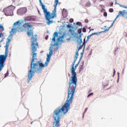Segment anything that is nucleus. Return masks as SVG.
<instances>
[{
	"instance_id": "41",
	"label": "nucleus",
	"mask_w": 127,
	"mask_h": 127,
	"mask_svg": "<svg viewBox=\"0 0 127 127\" xmlns=\"http://www.w3.org/2000/svg\"><path fill=\"white\" fill-rule=\"evenodd\" d=\"M67 27H71V26L69 25H67Z\"/></svg>"
},
{
	"instance_id": "12",
	"label": "nucleus",
	"mask_w": 127,
	"mask_h": 127,
	"mask_svg": "<svg viewBox=\"0 0 127 127\" xmlns=\"http://www.w3.org/2000/svg\"><path fill=\"white\" fill-rule=\"evenodd\" d=\"M119 14H122V16H125L126 18H127V11L126 12V10L120 11Z\"/></svg>"
},
{
	"instance_id": "16",
	"label": "nucleus",
	"mask_w": 127,
	"mask_h": 127,
	"mask_svg": "<svg viewBox=\"0 0 127 127\" xmlns=\"http://www.w3.org/2000/svg\"><path fill=\"white\" fill-rule=\"evenodd\" d=\"M59 1L58 0H55V4L54 5V6L55 7V10L56 11V6H57V4L58 3H59Z\"/></svg>"
},
{
	"instance_id": "28",
	"label": "nucleus",
	"mask_w": 127,
	"mask_h": 127,
	"mask_svg": "<svg viewBox=\"0 0 127 127\" xmlns=\"http://www.w3.org/2000/svg\"><path fill=\"white\" fill-rule=\"evenodd\" d=\"M78 59V56H74V60H77Z\"/></svg>"
},
{
	"instance_id": "8",
	"label": "nucleus",
	"mask_w": 127,
	"mask_h": 127,
	"mask_svg": "<svg viewBox=\"0 0 127 127\" xmlns=\"http://www.w3.org/2000/svg\"><path fill=\"white\" fill-rule=\"evenodd\" d=\"M26 12V8H21L18 9L17 10V14L19 15L23 14Z\"/></svg>"
},
{
	"instance_id": "23",
	"label": "nucleus",
	"mask_w": 127,
	"mask_h": 127,
	"mask_svg": "<svg viewBox=\"0 0 127 127\" xmlns=\"http://www.w3.org/2000/svg\"><path fill=\"white\" fill-rule=\"evenodd\" d=\"M53 53V51H52V50H51L50 51V52H49V54H50V55H49L51 56V55H52Z\"/></svg>"
},
{
	"instance_id": "37",
	"label": "nucleus",
	"mask_w": 127,
	"mask_h": 127,
	"mask_svg": "<svg viewBox=\"0 0 127 127\" xmlns=\"http://www.w3.org/2000/svg\"><path fill=\"white\" fill-rule=\"evenodd\" d=\"M45 39H46V40H47V39H48V36H46Z\"/></svg>"
},
{
	"instance_id": "6",
	"label": "nucleus",
	"mask_w": 127,
	"mask_h": 127,
	"mask_svg": "<svg viewBox=\"0 0 127 127\" xmlns=\"http://www.w3.org/2000/svg\"><path fill=\"white\" fill-rule=\"evenodd\" d=\"M24 29L22 28L21 23L19 21H17L13 24V28L11 29L10 32V34H14L16 31L18 32H22Z\"/></svg>"
},
{
	"instance_id": "19",
	"label": "nucleus",
	"mask_w": 127,
	"mask_h": 127,
	"mask_svg": "<svg viewBox=\"0 0 127 127\" xmlns=\"http://www.w3.org/2000/svg\"><path fill=\"white\" fill-rule=\"evenodd\" d=\"M83 43L82 44V47L83 46V48H85V46L86 45V39H84L83 40Z\"/></svg>"
},
{
	"instance_id": "34",
	"label": "nucleus",
	"mask_w": 127,
	"mask_h": 127,
	"mask_svg": "<svg viewBox=\"0 0 127 127\" xmlns=\"http://www.w3.org/2000/svg\"><path fill=\"white\" fill-rule=\"evenodd\" d=\"M87 111H88V108H86L85 109V110H84V113H86V112H87Z\"/></svg>"
},
{
	"instance_id": "46",
	"label": "nucleus",
	"mask_w": 127,
	"mask_h": 127,
	"mask_svg": "<svg viewBox=\"0 0 127 127\" xmlns=\"http://www.w3.org/2000/svg\"><path fill=\"white\" fill-rule=\"evenodd\" d=\"M102 0V1H103V0Z\"/></svg>"
},
{
	"instance_id": "22",
	"label": "nucleus",
	"mask_w": 127,
	"mask_h": 127,
	"mask_svg": "<svg viewBox=\"0 0 127 127\" xmlns=\"http://www.w3.org/2000/svg\"><path fill=\"white\" fill-rule=\"evenodd\" d=\"M78 33H79V34L82 33V27H81L80 29H79L78 30Z\"/></svg>"
},
{
	"instance_id": "21",
	"label": "nucleus",
	"mask_w": 127,
	"mask_h": 127,
	"mask_svg": "<svg viewBox=\"0 0 127 127\" xmlns=\"http://www.w3.org/2000/svg\"><path fill=\"white\" fill-rule=\"evenodd\" d=\"M76 24L77 25H79V26H81V27H82V23H81L80 22H77Z\"/></svg>"
},
{
	"instance_id": "26",
	"label": "nucleus",
	"mask_w": 127,
	"mask_h": 127,
	"mask_svg": "<svg viewBox=\"0 0 127 127\" xmlns=\"http://www.w3.org/2000/svg\"><path fill=\"white\" fill-rule=\"evenodd\" d=\"M92 95H94L93 93H91L88 94V95L87 96V98H89V97H90V96H92Z\"/></svg>"
},
{
	"instance_id": "33",
	"label": "nucleus",
	"mask_w": 127,
	"mask_h": 127,
	"mask_svg": "<svg viewBox=\"0 0 127 127\" xmlns=\"http://www.w3.org/2000/svg\"><path fill=\"white\" fill-rule=\"evenodd\" d=\"M75 56H76L77 57L79 56V51H78L76 52Z\"/></svg>"
},
{
	"instance_id": "7",
	"label": "nucleus",
	"mask_w": 127,
	"mask_h": 127,
	"mask_svg": "<svg viewBox=\"0 0 127 127\" xmlns=\"http://www.w3.org/2000/svg\"><path fill=\"white\" fill-rule=\"evenodd\" d=\"M23 26L24 27V28H27V27H28V31L27 32L28 36H33V27L31 25V23H25L23 24Z\"/></svg>"
},
{
	"instance_id": "5",
	"label": "nucleus",
	"mask_w": 127,
	"mask_h": 127,
	"mask_svg": "<svg viewBox=\"0 0 127 127\" xmlns=\"http://www.w3.org/2000/svg\"><path fill=\"white\" fill-rule=\"evenodd\" d=\"M40 3L42 6V9L43 10L44 14L45 15V17L46 18V20H47V23H52L53 21L50 20V19H53L56 16V13L55 11V8H54V10L53 11L52 13H51L50 12L47 10V8L45 7V5L42 3L41 0H39Z\"/></svg>"
},
{
	"instance_id": "3",
	"label": "nucleus",
	"mask_w": 127,
	"mask_h": 127,
	"mask_svg": "<svg viewBox=\"0 0 127 127\" xmlns=\"http://www.w3.org/2000/svg\"><path fill=\"white\" fill-rule=\"evenodd\" d=\"M70 104L65 102L62 108H58L54 111L52 117L54 119L53 123V127H59L60 126V121L62 118L65 114L68 113L70 109Z\"/></svg>"
},
{
	"instance_id": "42",
	"label": "nucleus",
	"mask_w": 127,
	"mask_h": 127,
	"mask_svg": "<svg viewBox=\"0 0 127 127\" xmlns=\"http://www.w3.org/2000/svg\"><path fill=\"white\" fill-rule=\"evenodd\" d=\"M91 92H92V90H90L88 91V93H91Z\"/></svg>"
},
{
	"instance_id": "1",
	"label": "nucleus",
	"mask_w": 127,
	"mask_h": 127,
	"mask_svg": "<svg viewBox=\"0 0 127 127\" xmlns=\"http://www.w3.org/2000/svg\"><path fill=\"white\" fill-rule=\"evenodd\" d=\"M37 35H36L35 37H32L31 39L32 40L31 47H32V62H31L30 69L28 71V83L30 82V80L32 79L33 77V74L37 73V74H40L42 72V68H44L45 66L41 62V61L37 62L36 63H34L35 60H37V58H35L37 56V54L36 53L37 51V47H38V43H37Z\"/></svg>"
},
{
	"instance_id": "32",
	"label": "nucleus",
	"mask_w": 127,
	"mask_h": 127,
	"mask_svg": "<svg viewBox=\"0 0 127 127\" xmlns=\"http://www.w3.org/2000/svg\"><path fill=\"white\" fill-rule=\"evenodd\" d=\"M82 31H83V32H86V28H83L82 29Z\"/></svg>"
},
{
	"instance_id": "44",
	"label": "nucleus",
	"mask_w": 127,
	"mask_h": 127,
	"mask_svg": "<svg viewBox=\"0 0 127 127\" xmlns=\"http://www.w3.org/2000/svg\"><path fill=\"white\" fill-rule=\"evenodd\" d=\"M68 77H70V73H68Z\"/></svg>"
},
{
	"instance_id": "40",
	"label": "nucleus",
	"mask_w": 127,
	"mask_h": 127,
	"mask_svg": "<svg viewBox=\"0 0 127 127\" xmlns=\"http://www.w3.org/2000/svg\"><path fill=\"white\" fill-rule=\"evenodd\" d=\"M69 32H72V29H70L69 30Z\"/></svg>"
},
{
	"instance_id": "4",
	"label": "nucleus",
	"mask_w": 127,
	"mask_h": 127,
	"mask_svg": "<svg viewBox=\"0 0 127 127\" xmlns=\"http://www.w3.org/2000/svg\"><path fill=\"white\" fill-rule=\"evenodd\" d=\"M8 38L7 39V41L6 42V45L5 46V55H0V71L2 70V68L4 67V64L5 61H6V58H7V55H8V47H9V43L11 41V38ZM1 46H0V47Z\"/></svg>"
},
{
	"instance_id": "9",
	"label": "nucleus",
	"mask_w": 127,
	"mask_h": 127,
	"mask_svg": "<svg viewBox=\"0 0 127 127\" xmlns=\"http://www.w3.org/2000/svg\"><path fill=\"white\" fill-rule=\"evenodd\" d=\"M120 15H122V14H120V13H119V14L116 16V18L115 19L114 22L112 23V24L111 25V26L108 27L107 29H105V32H107V31H109V30H110V28L111 27H112V26H113V25H114V22H115V20H117V18H119V17H120Z\"/></svg>"
},
{
	"instance_id": "14",
	"label": "nucleus",
	"mask_w": 127,
	"mask_h": 127,
	"mask_svg": "<svg viewBox=\"0 0 127 127\" xmlns=\"http://www.w3.org/2000/svg\"><path fill=\"white\" fill-rule=\"evenodd\" d=\"M4 30V28H3V26L2 25L0 24V32H2ZM2 35V33H0V38L1 37V35Z\"/></svg>"
},
{
	"instance_id": "11",
	"label": "nucleus",
	"mask_w": 127,
	"mask_h": 127,
	"mask_svg": "<svg viewBox=\"0 0 127 127\" xmlns=\"http://www.w3.org/2000/svg\"><path fill=\"white\" fill-rule=\"evenodd\" d=\"M102 32H103L93 33L88 35L87 36V39L86 40V42L88 41L89 40V39H90V38H91V36H93V35H99V34H100L101 33H102Z\"/></svg>"
},
{
	"instance_id": "39",
	"label": "nucleus",
	"mask_w": 127,
	"mask_h": 127,
	"mask_svg": "<svg viewBox=\"0 0 127 127\" xmlns=\"http://www.w3.org/2000/svg\"><path fill=\"white\" fill-rule=\"evenodd\" d=\"M80 43H83V41H82V39H80Z\"/></svg>"
},
{
	"instance_id": "38",
	"label": "nucleus",
	"mask_w": 127,
	"mask_h": 127,
	"mask_svg": "<svg viewBox=\"0 0 127 127\" xmlns=\"http://www.w3.org/2000/svg\"><path fill=\"white\" fill-rule=\"evenodd\" d=\"M89 20L88 19H85V22H88Z\"/></svg>"
},
{
	"instance_id": "18",
	"label": "nucleus",
	"mask_w": 127,
	"mask_h": 127,
	"mask_svg": "<svg viewBox=\"0 0 127 127\" xmlns=\"http://www.w3.org/2000/svg\"><path fill=\"white\" fill-rule=\"evenodd\" d=\"M83 65H84V63H83L82 65H80L79 71H82V70H83L84 69V67L83 66Z\"/></svg>"
},
{
	"instance_id": "29",
	"label": "nucleus",
	"mask_w": 127,
	"mask_h": 127,
	"mask_svg": "<svg viewBox=\"0 0 127 127\" xmlns=\"http://www.w3.org/2000/svg\"><path fill=\"white\" fill-rule=\"evenodd\" d=\"M104 11H106V10L104 8L101 9V12H104Z\"/></svg>"
},
{
	"instance_id": "15",
	"label": "nucleus",
	"mask_w": 127,
	"mask_h": 127,
	"mask_svg": "<svg viewBox=\"0 0 127 127\" xmlns=\"http://www.w3.org/2000/svg\"><path fill=\"white\" fill-rule=\"evenodd\" d=\"M76 64V60H74V62H73L72 65H71V72L72 73H74V66H75V64Z\"/></svg>"
},
{
	"instance_id": "10",
	"label": "nucleus",
	"mask_w": 127,
	"mask_h": 127,
	"mask_svg": "<svg viewBox=\"0 0 127 127\" xmlns=\"http://www.w3.org/2000/svg\"><path fill=\"white\" fill-rule=\"evenodd\" d=\"M11 13H12V10H11L10 9H9V8H8L5 10V15H11Z\"/></svg>"
},
{
	"instance_id": "20",
	"label": "nucleus",
	"mask_w": 127,
	"mask_h": 127,
	"mask_svg": "<svg viewBox=\"0 0 127 127\" xmlns=\"http://www.w3.org/2000/svg\"><path fill=\"white\" fill-rule=\"evenodd\" d=\"M85 5L86 6H91V3L88 1Z\"/></svg>"
},
{
	"instance_id": "45",
	"label": "nucleus",
	"mask_w": 127,
	"mask_h": 127,
	"mask_svg": "<svg viewBox=\"0 0 127 127\" xmlns=\"http://www.w3.org/2000/svg\"><path fill=\"white\" fill-rule=\"evenodd\" d=\"M116 73V70L114 69V73Z\"/></svg>"
},
{
	"instance_id": "2",
	"label": "nucleus",
	"mask_w": 127,
	"mask_h": 127,
	"mask_svg": "<svg viewBox=\"0 0 127 127\" xmlns=\"http://www.w3.org/2000/svg\"><path fill=\"white\" fill-rule=\"evenodd\" d=\"M79 64H76L74 67V71L72 72L71 68L70 69V72L71 74V79L68 83L69 86L67 91V97L65 103L69 104L71 105L72 102H73V99H74V93L76 90V87H77V73H76V69Z\"/></svg>"
},
{
	"instance_id": "47",
	"label": "nucleus",
	"mask_w": 127,
	"mask_h": 127,
	"mask_svg": "<svg viewBox=\"0 0 127 127\" xmlns=\"http://www.w3.org/2000/svg\"><path fill=\"white\" fill-rule=\"evenodd\" d=\"M89 28V29H91V27H90V28Z\"/></svg>"
},
{
	"instance_id": "25",
	"label": "nucleus",
	"mask_w": 127,
	"mask_h": 127,
	"mask_svg": "<svg viewBox=\"0 0 127 127\" xmlns=\"http://www.w3.org/2000/svg\"><path fill=\"white\" fill-rule=\"evenodd\" d=\"M7 76H8V71H7L6 73H5L4 78H5V77H7Z\"/></svg>"
},
{
	"instance_id": "48",
	"label": "nucleus",
	"mask_w": 127,
	"mask_h": 127,
	"mask_svg": "<svg viewBox=\"0 0 127 127\" xmlns=\"http://www.w3.org/2000/svg\"><path fill=\"white\" fill-rule=\"evenodd\" d=\"M10 37H11V36H10Z\"/></svg>"
},
{
	"instance_id": "36",
	"label": "nucleus",
	"mask_w": 127,
	"mask_h": 127,
	"mask_svg": "<svg viewBox=\"0 0 127 127\" xmlns=\"http://www.w3.org/2000/svg\"><path fill=\"white\" fill-rule=\"evenodd\" d=\"M122 7H124V8H127V6L124 5Z\"/></svg>"
},
{
	"instance_id": "43",
	"label": "nucleus",
	"mask_w": 127,
	"mask_h": 127,
	"mask_svg": "<svg viewBox=\"0 0 127 127\" xmlns=\"http://www.w3.org/2000/svg\"><path fill=\"white\" fill-rule=\"evenodd\" d=\"M104 28H107V26H104Z\"/></svg>"
},
{
	"instance_id": "35",
	"label": "nucleus",
	"mask_w": 127,
	"mask_h": 127,
	"mask_svg": "<svg viewBox=\"0 0 127 127\" xmlns=\"http://www.w3.org/2000/svg\"><path fill=\"white\" fill-rule=\"evenodd\" d=\"M114 4V3H113V2H111V3H110V6H113V5Z\"/></svg>"
},
{
	"instance_id": "49",
	"label": "nucleus",
	"mask_w": 127,
	"mask_h": 127,
	"mask_svg": "<svg viewBox=\"0 0 127 127\" xmlns=\"http://www.w3.org/2000/svg\"><path fill=\"white\" fill-rule=\"evenodd\" d=\"M31 124H32V122H31Z\"/></svg>"
},
{
	"instance_id": "31",
	"label": "nucleus",
	"mask_w": 127,
	"mask_h": 127,
	"mask_svg": "<svg viewBox=\"0 0 127 127\" xmlns=\"http://www.w3.org/2000/svg\"><path fill=\"white\" fill-rule=\"evenodd\" d=\"M73 21H74V19H69V22H73Z\"/></svg>"
},
{
	"instance_id": "30",
	"label": "nucleus",
	"mask_w": 127,
	"mask_h": 127,
	"mask_svg": "<svg viewBox=\"0 0 127 127\" xmlns=\"http://www.w3.org/2000/svg\"><path fill=\"white\" fill-rule=\"evenodd\" d=\"M28 20H31V19H32V17L31 16L28 17Z\"/></svg>"
},
{
	"instance_id": "24",
	"label": "nucleus",
	"mask_w": 127,
	"mask_h": 127,
	"mask_svg": "<svg viewBox=\"0 0 127 127\" xmlns=\"http://www.w3.org/2000/svg\"><path fill=\"white\" fill-rule=\"evenodd\" d=\"M109 12H114V9H113V8H110V9H109Z\"/></svg>"
},
{
	"instance_id": "17",
	"label": "nucleus",
	"mask_w": 127,
	"mask_h": 127,
	"mask_svg": "<svg viewBox=\"0 0 127 127\" xmlns=\"http://www.w3.org/2000/svg\"><path fill=\"white\" fill-rule=\"evenodd\" d=\"M50 58H51V56L47 54V62H49V61H50Z\"/></svg>"
},
{
	"instance_id": "27",
	"label": "nucleus",
	"mask_w": 127,
	"mask_h": 127,
	"mask_svg": "<svg viewBox=\"0 0 127 127\" xmlns=\"http://www.w3.org/2000/svg\"><path fill=\"white\" fill-rule=\"evenodd\" d=\"M108 15V13H107V12H105L104 13V16H107Z\"/></svg>"
},
{
	"instance_id": "13",
	"label": "nucleus",
	"mask_w": 127,
	"mask_h": 127,
	"mask_svg": "<svg viewBox=\"0 0 127 127\" xmlns=\"http://www.w3.org/2000/svg\"><path fill=\"white\" fill-rule=\"evenodd\" d=\"M57 36H58V32H56L54 33L53 37L52 38V41H54V42H55V41L56 40V39L55 38H56V37Z\"/></svg>"
}]
</instances>
